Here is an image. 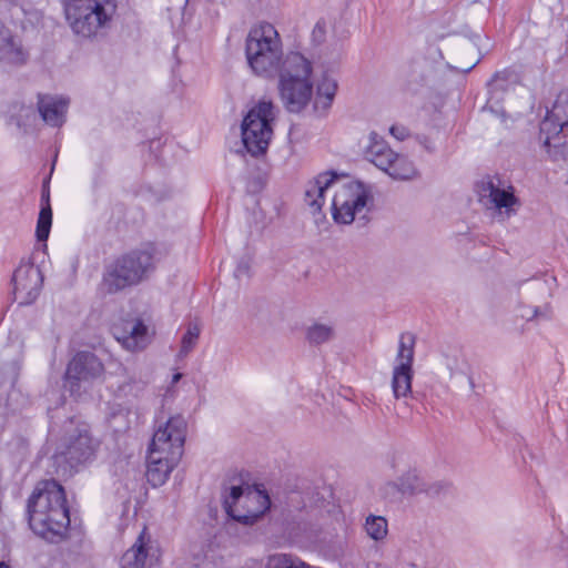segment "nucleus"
Listing matches in <instances>:
<instances>
[{"mask_svg":"<svg viewBox=\"0 0 568 568\" xmlns=\"http://www.w3.org/2000/svg\"><path fill=\"white\" fill-rule=\"evenodd\" d=\"M245 55L252 71L263 78L278 77V93L285 109L303 111L312 100L313 62L301 51L283 52V42L276 28L262 22L248 31Z\"/></svg>","mask_w":568,"mask_h":568,"instance_id":"f257e3e1","label":"nucleus"},{"mask_svg":"<svg viewBox=\"0 0 568 568\" xmlns=\"http://www.w3.org/2000/svg\"><path fill=\"white\" fill-rule=\"evenodd\" d=\"M334 189L332 214L337 223L349 224L355 217L365 212L369 193L359 182L341 184L334 173H322L308 182L305 190V203L312 212L318 213L325 202V193Z\"/></svg>","mask_w":568,"mask_h":568,"instance_id":"f03ea898","label":"nucleus"},{"mask_svg":"<svg viewBox=\"0 0 568 568\" xmlns=\"http://www.w3.org/2000/svg\"><path fill=\"white\" fill-rule=\"evenodd\" d=\"M30 528L40 537L55 541L70 525L63 487L55 480H43L37 485L27 506Z\"/></svg>","mask_w":568,"mask_h":568,"instance_id":"7ed1b4c3","label":"nucleus"},{"mask_svg":"<svg viewBox=\"0 0 568 568\" xmlns=\"http://www.w3.org/2000/svg\"><path fill=\"white\" fill-rule=\"evenodd\" d=\"M64 9L72 31L89 39L103 33L116 4L114 0H64Z\"/></svg>","mask_w":568,"mask_h":568,"instance_id":"20e7f679","label":"nucleus"},{"mask_svg":"<svg viewBox=\"0 0 568 568\" xmlns=\"http://www.w3.org/2000/svg\"><path fill=\"white\" fill-rule=\"evenodd\" d=\"M155 254V247L148 245L118 258L103 275V290L108 293H116L140 283L153 268Z\"/></svg>","mask_w":568,"mask_h":568,"instance_id":"39448f33","label":"nucleus"},{"mask_svg":"<svg viewBox=\"0 0 568 568\" xmlns=\"http://www.w3.org/2000/svg\"><path fill=\"white\" fill-rule=\"evenodd\" d=\"M275 106L271 101L256 103L242 121V141L246 151L253 156L266 152L273 135Z\"/></svg>","mask_w":568,"mask_h":568,"instance_id":"423d86ee","label":"nucleus"},{"mask_svg":"<svg viewBox=\"0 0 568 568\" xmlns=\"http://www.w3.org/2000/svg\"><path fill=\"white\" fill-rule=\"evenodd\" d=\"M224 507L234 520L252 525L270 508V498L257 488L233 486L224 499Z\"/></svg>","mask_w":568,"mask_h":568,"instance_id":"0eeeda50","label":"nucleus"},{"mask_svg":"<svg viewBox=\"0 0 568 568\" xmlns=\"http://www.w3.org/2000/svg\"><path fill=\"white\" fill-rule=\"evenodd\" d=\"M566 125H568V91H561L540 124V139L554 160L566 154V145L561 143L564 138L561 132Z\"/></svg>","mask_w":568,"mask_h":568,"instance_id":"6e6552de","label":"nucleus"},{"mask_svg":"<svg viewBox=\"0 0 568 568\" xmlns=\"http://www.w3.org/2000/svg\"><path fill=\"white\" fill-rule=\"evenodd\" d=\"M99 443L93 439L87 425L82 424L67 434L55 454V462H65L71 468L93 459Z\"/></svg>","mask_w":568,"mask_h":568,"instance_id":"1a4fd4ad","label":"nucleus"},{"mask_svg":"<svg viewBox=\"0 0 568 568\" xmlns=\"http://www.w3.org/2000/svg\"><path fill=\"white\" fill-rule=\"evenodd\" d=\"M476 193L480 205L494 219L504 222L516 213L518 200L511 187L503 189L493 179L485 178L476 184Z\"/></svg>","mask_w":568,"mask_h":568,"instance_id":"9d476101","label":"nucleus"},{"mask_svg":"<svg viewBox=\"0 0 568 568\" xmlns=\"http://www.w3.org/2000/svg\"><path fill=\"white\" fill-rule=\"evenodd\" d=\"M186 436V420L181 415L170 417L153 434L149 452L171 456V460H180L183 455Z\"/></svg>","mask_w":568,"mask_h":568,"instance_id":"9b49d317","label":"nucleus"},{"mask_svg":"<svg viewBox=\"0 0 568 568\" xmlns=\"http://www.w3.org/2000/svg\"><path fill=\"white\" fill-rule=\"evenodd\" d=\"M415 343L416 339L412 333L400 334L392 376V389L397 399L406 398L412 394Z\"/></svg>","mask_w":568,"mask_h":568,"instance_id":"f8f14e48","label":"nucleus"},{"mask_svg":"<svg viewBox=\"0 0 568 568\" xmlns=\"http://www.w3.org/2000/svg\"><path fill=\"white\" fill-rule=\"evenodd\" d=\"M103 373L99 358L89 352H80L70 361L65 372V387L72 395L81 394V383H88Z\"/></svg>","mask_w":568,"mask_h":568,"instance_id":"ddd939ff","label":"nucleus"},{"mask_svg":"<svg viewBox=\"0 0 568 568\" xmlns=\"http://www.w3.org/2000/svg\"><path fill=\"white\" fill-rule=\"evenodd\" d=\"M114 338L129 352H141L151 342L149 327L139 318L125 320L112 328Z\"/></svg>","mask_w":568,"mask_h":568,"instance_id":"4468645a","label":"nucleus"},{"mask_svg":"<svg viewBox=\"0 0 568 568\" xmlns=\"http://www.w3.org/2000/svg\"><path fill=\"white\" fill-rule=\"evenodd\" d=\"M42 274L33 264L20 265L13 274V294L19 304H30L39 295Z\"/></svg>","mask_w":568,"mask_h":568,"instance_id":"2eb2a0df","label":"nucleus"},{"mask_svg":"<svg viewBox=\"0 0 568 568\" xmlns=\"http://www.w3.org/2000/svg\"><path fill=\"white\" fill-rule=\"evenodd\" d=\"M423 491H428V488L415 469H408L397 480L387 481L381 488L382 496L389 500H397L402 496H412Z\"/></svg>","mask_w":568,"mask_h":568,"instance_id":"dca6fc26","label":"nucleus"},{"mask_svg":"<svg viewBox=\"0 0 568 568\" xmlns=\"http://www.w3.org/2000/svg\"><path fill=\"white\" fill-rule=\"evenodd\" d=\"M29 54L20 38L0 21V62L9 65L26 63Z\"/></svg>","mask_w":568,"mask_h":568,"instance_id":"f3484780","label":"nucleus"},{"mask_svg":"<svg viewBox=\"0 0 568 568\" xmlns=\"http://www.w3.org/2000/svg\"><path fill=\"white\" fill-rule=\"evenodd\" d=\"M69 100L64 97L40 95L38 109L42 120L51 126H61L65 121Z\"/></svg>","mask_w":568,"mask_h":568,"instance_id":"a211bd4d","label":"nucleus"},{"mask_svg":"<svg viewBox=\"0 0 568 568\" xmlns=\"http://www.w3.org/2000/svg\"><path fill=\"white\" fill-rule=\"evenodd\" d=\"M337 80L324 72L316 84L313 109L318 115H326L337 92Z\"/></svg>","mask_w":568,"mask_h":568,"instance_id":"6ab92c4d","label":"nucleus"},{"mask_svg":"<svg viewBox=\"0 0 568 568\" xmlns=\"http://www.w3.org/2000/svg\"><path fill=\"white\" fill-rule=\"evenodd\" d=\"M179 462L180 460H171V456L169 455H154V453L149 452L146 470L148 481L153 487L163 485Z\"/></svg>","mask_w":568,"mask_h":568,"instance_id":"aec40b11","label":"nucleus"},{"mask_svg":"<svg viewBox=\"0 0 568 568\" xmlns=\"http://www.w3.org/2000/svg\"><path fill=\"white\" fill-rule=\"evenodd\" d=\"M369 143L366 148V158L378 169L383 171L389 166V159L394 158V151L389 148L387 142L377 133L369 134Z\"/></svg>","mask_w":568,"mask_h":568,"instance_id":"412c9836","label":"nucleus"},{"mask_svg":"<svg viewBox=\"0 0 568 568\" xmlns=\"http://www.w3.org/2000/svg\"><path fill=\"white\" fill-rule=\"evenodd\" d=\"M389 166L383 169L392 179L400 181H410L419 176L415 163L406 155L394 152V158L389 159Z\"/></svg>","mask_w":568,"mask_h":568,"instance_id":"4be33fe9","label":"nucleus"},{"mask_svg":"<svg viewBox=\"0 0 568 568\" xmlns=\"http://www.w3.org/2000/svg\"><path fill=\"white\" fill-rule=\"evenodd\" d=\"M148 550L145 548L144 534L142 532L135 542L121 558V568H144Z\"/></svg>","mask_w":568,"mask_h":568,"instance_id":"5701e85b","label":"nucleus"},{"mask_svg":"<svg viewBox=\"0 0 568 568\" xmlns=\"http://www.w3.org/2000/svg\"><path fill=\"white\" fill-rule=\"evenodd\" d=\"M335 337V327L329 323L315 322L306 328V339L311 345H321Z\"/></svg>","mask_w":568,"mask_h":568,"instance_id":"b1692460","label":"nucleus"},{"mask_svg":"<svg viewBox=\"0 0 568 568\" xmlns=\"http://www.w3.org/2000/svg\"><path fill=\"white\" fill-rule=\"evenodd\" d=\"M264 568H312L296 556L290 554L270 555L264 564Z\"/></svg>","mask_w":568,"mask_h":568,"instance_id":"393cba45","label":"nucleus"},{"mask_svg":"<svg viewBox=\"0 0 568 568\" xmlns=\"http://www.w3.org/2000/svg\"><path fill=\"white\" fill-rule=\"evenodd\" d=\"M366 534L374 540H383L388 532L387 520L382 516L369 515L364 525Z\"/></svg>","mask_w":568,"mask_h":568,"instance_id":"a878e982","label":"nucleus"},{"mask_svg":"<svg viewBox=\"0 0 568 568\" xmlns=\"http://www.w3.org/2000/svg\"><path fill=\"white\" fill-rule=\"evenodd\" d=\"M52 225V209L50 204H43L37 222L36 235L39 241H47Z\"/></svg>","mask_w":568,"mask_h":568,"instance_id":"bb28decb","label":"nucleus"},{"mask_svg":"<svg viewBox=\"0 0 568 568\" xmlns=\"http://www.w3.org/2000/svg\"><path fill=\"white\" fill-rule=\"evenodd\" d=\"M328 29L329 23L326 19L321 18L315 22L310 33V44L313 50L318 49L325 43Z\"/></svg>","mask_w":568,"mask_h":568,"instance_id":"cd10ccee","label":"nucleus"},{"mask_svg":"<svg viewBox=\"0 0 568 568\" xmlns=\"http://www.w3.org/2000/svg\"><path fill=\"white\" fill-rule=\"evenodd\" d=\"M201 333V327L199 323L192 322L187 325L186 332L182 337L181 341V348H180V355L185 356L187 355L193 347L196 345L199 336Z\"/></svg>","mask_w":568,"mask_h":568,"instance_id":"c85d7f7f","label":"nucleus"},{"mask_svg":"<svg viewBox=\"0 0 568 568\" xmlns=\"http://www.w3.org/2000/svg\"><path fill=\"white\" fill-rule=\"evenodd\" d=\"M124 372L125 379L119 385V392L123 395L136 396L143 389L145 382L138 378L135 373H130L126 368Z\"/></svg>","mask_w":568,"mask_h":568,"instance_id":"c756f323","label":"nucleus"},{"mask_svg":"<svg viewBox=\"0 0 568 568\" xmlns=\"http://www.w3.org/2000/svg\"><path fill=\"white\" fill-rule=\"evenodd\" d=\"M520 317L526 321H549L552 317V307L550 304L545 303L539 306H531L529 314L519 313Z\"/></svg>","mask_w":568,"mask_h":568,"instance_id":"7c9ffc66","label":"nucleus"},{"mask_svg":"<svg viewBox=\"0 0 568 568\" xmlns=\"http://www.w3.org/2000/svg\"><path fill=\"white\" fill-rule=\"evenodd\" d=\"M343 55L344 49L338 42L326 45L320 54V57H333L334 60H339Z\"/></svg>","mask_w":568,"mask_h":568,"instance_id":"2f4dec72","label":"nucleus"},{"mask_svg":"<svg viewBox=\"0 0 568 568\" xmlns=\"http://www.w3.org/2000/svg\"><path fill=\"white\" fill-rule=\"evenodd\" d=\"M389 133L397 141H404L410 135L408 128L403 124H393L389 128Z\"/></svg>","mask_w":568,"mask_h":568,"instance_id":"473e14b6","label":"nucleus"},{"mask_svg":"<svg viewBox=\"0 0 568 568\" xmlns=\"http://www.w3.org/2000/svg\"><path fill=\"white\" fill-rule=\"evenodd\" d=\"M442 363H443V365L446 366V368L450 372V374H453L454 371L456 369L457 363H458L457 355L456 354L449 355V354L443 353L442 354Z\"/></svg>","mask_w":568,"mask_h":568,"instance_id":"72a5a7b5","label":"nucleus"},{"mask_svg":"<svg viewBox=\"0 0 568 568\" xmlns=\"http://www.w3.org/2000/svg\"><path fill=\"white\" fill-rule=\"evenodd\" d=\"M43 204H50V192L48 187H43L42 194H41V206Z\"/></svg>","mask_w":568,"mask_h":568,"instance_id":"f704fd0d","label":"nucleus"},{"mask_svg":"<svg viewBox=\"0 0 568 568\" xmlns=\"http://www.w3.org/2000/svg\"><path fill=\"white\" fill-rule=\"evenodd\" d=\"M181 377H182L181 373L174 374L173 377H172V384L178 383L181 379Z\"/></svg>","mask_w":568,"mask_h":568,"instance_id":"c9c22d12","label":"nucleus"},{"mask_svg":"<svg viewBox=\"0 0 568 568\" xmlns=\"http://www.w3.org/2000/svg\"><path fill=\"white\" fill-rule=\"evenodd\" d=\"M531 308V306H525L523 305L521 308H520V313H524V314H529V310Z\"/></svg>","mask_w":568,"mask_h":568,"instance_id":"e433bc0d","label":"nucleus"},{"mask_svg":"<svg viewBox=\"0 0 568 568\" xmlns=\"http://www.w3.org/2000/svg\"><path fill=\"white\" fill-rule=\"evenodd\" d=\"M425 149L429 152H433L434 151V145L432 143H425Z\"/></svg>","mask_w":568,"mask_h":568,"instance_id":"4c0bfd02","label":"nucleus"},{"mask_svg":"<svg viewBox=\"0 0 568 568\" xmlns=\"http://www.w3.org/2000/svg\"><path fill=\"white\" fill-rule=\"evenodd\" d=\"M0 568H10V567L4 562H0Z\"/></svg>","mask_w":568,"mask_h":568,"instance_id":"58836bf2","label":"nucleus"},{"mask_svg":"<svg viewBox=\"0 0 568 568\" xmlns=\"http://www.w3.org/2000/svg\"><path fill=\"white\" fill-rule=\"evenodd\" d=\"M498 78H499V74L497 73V74H495L493 81L496 82L498 80Z\"/></svg>","mask_w":568,"mask_h":568,"instance_id":"ea45409f","label":"nucleus"}]
</instances>
